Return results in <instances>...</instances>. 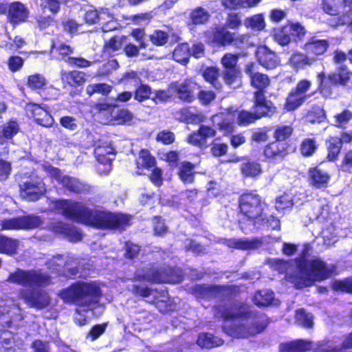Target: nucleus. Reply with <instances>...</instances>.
<instances>
[{"label":"nucleus","instance_id":"7c9ffc66","mask_svg":"<svg viewBox=\"0 0 352 352\" xmlns=\"http://www.w3.org/2000/svg\"><path fill=\"white\" fill-rule=\"evenodd\" d=\"M274 300V293L270 289H258L252 298V301L258 307H267Z\"/></svg>","mask_w":352,"mask_h":352},{"label":"nucleus","instance_id":"2f4dec72","mask_svg":"<svg viewBox=\"0 0 352 352\" xmlns=\"http://www.w3.org/2000/svg\"><path fill=\"white\" fill-rule=\"evenodd\" d=\"M349 0H322L321 9L330 16L338 17L341 10L346 7Z\"/></svg>","mask_w":352,"mask_h":352},{"label":"nucleus","instance_id":"680f3d73","mask_svg":"<svg viewBox=\"0 0 352 352\" xmlns=\"http://www.w3.org/2000/svg\"><path fill=\"white\" fill-rule=\"evenodd\" d=\"M339 170L343 173H352V148L346 150L342 155Z\"/></svg>","mask_w":352,"mask_h":352},{"label":"nucleus","instance_id":"6e6552de","mask_svg":"<svg viewBox=\"0 0 352 352\" xmlns=\"http://www.w3.org/2000/svg\"><path fill=\"white\" fill-rule=\"evenodd\" d=\"M311 85V80L307 78L300 79L295 87L291 89L286 96L283 104V109L285 111L290 112L294 111L301 107L310 97L307 92Z\"/></svg>","mask_w":352,"mask_h":352},{"label":"nucleus","instance_id":"393cba45","mask_svg":"<svg viewBox=\"0 0 352 352\" xmlns=\"http://www.w3.org/2000/svg\"><path fill=\"white\" fill-rule=\"evenodd\" d=\"M195 88V84L191 81L183 82H173L169 86L170 93L175 94L182 100L190 102L194 96L192 90Z\"/></svg>","mask_w":352,"mask_h":352},{"label":"nucleus","instance_id":"dca6fc26","mask_svg":"<svg viewBox=\"0 0 352 352\" xmlns=\"http://www.w3.org/2000/svg\"><path fill=\"white\" fill-rule=\"evenodd\" d=\"M258 65L267 70L274 69L280 65V60L277 54L266 45H260L255 52Z\"/></svg>","mask_w":352,"mask_h":352},{"label":"nucleus","instance_id":"e433bc0d","mask_svg":"<svg viewBox=\"0 0 352 352\" xmlns=\"http://www.w3.org/2000/svg\"><path fill=\"white\" fill-rule=\"evenodd\" d=\"M28 12L24 5L15 2L9 7L8 16L14 23L23 21L28 17Z\"/></svg>","mask_w":352,"mask_h":352},{"label":"nucleus","instance_id":"c03bdc74","mask_svg":"<svg viewBox=\"0 0 352 352\" xmlns=\"http://www.w3.org/2000/svg\"><path fill=\"white\" fill-rule=\"evenodd\" d=\"M190 56V50L187 43L179 44L173 52V58L182 65H186L188 63Z\"/></svg>","mask_w":352,"mask_h":352},{"label":"nucleus","instance_id":"9b49d317","mask_svg":"<svg viewBox=\"0 0 352 352\" xmlns=\"http://www.w3.org/2000/svg\"><path fill=\"white\" fill-rule=\"evenodd\" d=\"M291 144L288 142H280L276 140L268 142L262 148V155L264 160L270 162L284 160L289 154L295 151L290 150Z\"/></svg>","mask_w":352,"mask_h":352},{"label":"nucleus","instance_id":"603ef678","mask_svg":"<svg viewBox=\"0 0 352 352\" xmlns=\"http://www.w3.org/2000/svg\"><path fill=\"white\" fill-rule=\"evenodd\" d=\"M244 24L246 28L253 30L261 31L265 28V19L263 14H254L245 20Z\"/></svg>","mask_w":352,"mask_h":352},{"label":"nucleus","instance_id":"c9c22d12","mask_svg":"<svg viewBox=\"0 0 352 352\" xmlns=\"http://www.w3.org/2000/svg\"><path fill=\"white\" fill-rule=\"evenodd\" d=\"M318 143L315 138H306L302 140L299 145V151L304 157L313 156L318 149Z\"/></svg>","mask_w":352,"mask_h":352},{"label":"nucleus","instance_id":"7ed1b4c3","mask_svg":"<svg viewBox=\"0 0 352 352\" xmlns=\"http://www.w3.org/2000/svg\"><path fill=\"white\" fill-rule=\"evenodd\" d=\"M346 59L347 55L344 52L336 50L333 53V63L341 65L329 73L324 71L317 73L316 91L324 99H332L335 89L342 88L347 91L352 90V71L343 65Z\"/></svg>","mask_w":352,"mask_h":352},{"label":"nucleus","instance_id":"774afa93","mask_svg":"<svg viewBox=\"0 0 352 352\" xmlns=\"http://www.w3.org/2000/svg\"><path fill=\"white\" fill-rule=\"evenodd\" d=\"M19 130V124L16 122L10 120L3 127V134L6 138L10 139L15 135Z\"/></svg>","mask_w":352,"mask_h":352},{"label":"nucleus","instance_id":"f257e3e1","mask_svg":"<svg viewBox=\"0 0 352 352\" xmlns=\"http://www.w3.org/2000/svg\"><path fill=\"white\" fill-rule=\"evenodd\" d=\"M52 207L56 212L70 219L98 228L123 229L130 222V217L126 214L91 210L71 200H56Z\"/></svg>","mask_w":352,"mask_h":352},{"label":"nucleus","instance_id":"bb28decb","mask_svg":"<svg viewBox=\"0 0 352 352\" xmlns=\"http://www.w3.org/2000/svg\"><path fill=\"white\" fill-rule=\"evenodd\" d=\"M215 135V131L209 126L201 125L197 133L188 137V142L200 147L207 146V139Z\"/></svg>","mask_w":352,"mask_h":352},{"label":"nucleus","instance_id":"338daca9","mask_svg":"<svg viewBox=\"0 0 352 352\" xmlns=\"http://www.w3.org/2000/svg\"><path fill=\"white\" fill-rule=\"evenodd\" d=\"M2 243V248L1 249L0 252L8 254H14L19 246V242L16 240L9 239L6 236L3 237V242Z\"/></svg>","mask_w":352,"mask_h":352},{"label":"nucleus","instance_id":"f03ea898","mask_svg":"<svg viewBox=\"0 0 352 352\" xmlns=\"http://www.w3.org/2000/svg\"><path fill=\"white\" fill-rule=\"evenodd\" d=\"M100 289L94 282H77L60 291L58 296L67 303L77 306L74 321L79 326L89 322L93 309L99 302Z\"/></svg>","mask_w":352,"mask_h":352},{"label":"nucleus","instance_id":"c85d7f7f","mask_svg":"<svg viewBox=\"0 0 352 352\" xmlns=\"http://www.w3.org/2000/svg\"><path fill=\"white\" fill-rule=\"evenodd\" d=\"M54 232L63 234L71 241H78L82 239V233L75 227L62 222H56L52 225Z\"/></svg>","mask_w":352,"mask_h":352},{"label":"nucleus","instance_id":"a211bd4d","mask_svg":"<svg viewBox=\"0 0 352 352\" xmlns=\"http://www.w3.org/2000/svg\"><path fill=\"white\" fill-rule=\"evenodd\" d=\"M172 270H149L146 274L141 275L138 272L136 275L137 278L140 280H144L156 283H179L182 278L180 276L173 275Z\"/></svg>","mask_w":352,"mask_h":352},{"label":"nucleus","instance_id":"2eb2a0df","mask_svg":"<svg viewBox=\"0 0 352 352\" xmlns=\"http://www.w3.org/2000/svg\"><path fill=\"white\" fill-rule=\"evenodd\" d=\"M330 173L322 169L319 165L310 166L307 172V181L310 186L316 189H326L329 186Z\"/></svg>","mask_w":352,"mask_h":352},{"label":"nucleus","instance_id":"f3484780","mask_svg":"<svg viewBox=\"0 0 352 352\" xmlns=\"http://www.w3.org/2000/svg\"><path fill=\"white\" fill-rule=\"evenodd\" d=\"M19 298L32 307L42 309L50 303V298L47 293L33 289H20Z\"/></svg>","mask_w":352,"mask_h":352},{"label":"nucleus","instance_id":"412c9836","mask_svg":"<svg viewBox=\"0 0 352 352\" xmlns=\"http://www.w3.org/2000/svg\"><path fill=\"white\" fill-rule=\"evenodd\" d=\"M25 111L28 116L34 118L35 121L41 126L50 127L54 122V118L45 106L30 103L27 104Z\"/></svg>","mask_w":352,"mask_h":352},{"label":"nucleus","instance_id":"20e7f679","mask_svg":"<svg viewBox=\"0 0 352 352\" xmlns=\"http://www.w3.org/2000/svg\"><path fill=\"white\" fill-rule=\"evenodd\" d=\"M307 266L309 269L307 267L302 272L287 274L286 280L296 289H301L314 285L316 281L329 278L333 273L327 263L318 258L310 260Z\"/></svg>","mask_w":352,"mask_h":352},{"label":"nucleus","instance_id":"37998d69","mask_svg":"<svg viewBox=\"0 0 352 352\" xmlns=\"http://www.w3.org/2000/svg\"><path fill=\"white\" fill-rule=\"evenodd\" d=\"M209 18L210 14L205 8L197 7L192 10L190 14L188 25L204 24L208 21Z\"/></svg>","mask_w":352,"mask_h":352},{"label":"nucleus","instance_id":"aec40b11","mask_svg":"<svg viewBox=\"0 0 352 352\" xmlns=\"http://www.w3.org/2000/svg\"><path fill=\"white\" fill-rule=\"evenodd\" d=\"M47 172L58 183L61 184L63 187L66 188L70 191L74 192H81L87 190L85 184L81 183L79 180L70 177L67 175H62L60 171L56 168L49 167Z\"/></svg>","mask_w":352,"mask_h":352},{"label":"nucleus","instance_id":"a19ab883","mask_svg":"<svg viewBox=\"0 0 352 352\" xmlns=\"http://www.w3.org/2000/svg\"><path fill=\"white\" fill-rule=\"evenodd\" d=\"M294 129L292 124L276 125L273 131L274 140L277 142H287L286 141L292 137Z\"/></svg>","mask_w":352,"mask_h":352},{"label":"nucleus","instance_id":"ddd939ff","mask_svg":"<svg viewBox=\"0 0 352 352\" xmlns=\"http://www.w3.org/2000/svg\"><path fill=\"white\" fill-rule=\"evenodd\" d=\"M329 41L327 39L318 38L316 36L309 37L302 49L315 64L322 60V57L327 53L329 47Z\"/></svg>","mask_w":352,"mask_h":352},{"label":"nucleus","instance_id":"a878e982","mask_svg":"<svg viewBox=\"0 0 352 352\" xmlns=\"http://www.w3.org/2000/svg\"><path fill=\"white\" fill-rule=\"evenodd\" d=\"M288 64L296 72L305 69L314 65L304 51L301 52L298 50H295L292 53L288 59Z\"/></svg>","mask_w":352,"mask_h":352},{"label":"nucleus","instance_id":"9d476101","mask_svg":"<svg viewBox=\"0 0 352 352\" xmlns=\"http://www.w3.org/2000/svg\"><path fill=\"white\" fill-rule=\"evenodd\" d=\"M259 66L255 62L248 63L244 67V72L247 75L250 86L255 89L253 96L259 94H265L266 89L271 83L269 76L259 71Z\"/></svg>","mask_w":352,"mask_h":352},{"label":"nucleus","instance_id":"473e14b6","mask_svg":"<svg viewBox=\"0 0 352 352\" xmlns=\"http://www.w3.org/2000/svg\"><path fill=\"white\" fill-rule=\"evenodd\" d=\"M239 58V54H226L221 58V63L226 68L231 69L225 75L226 81L231 85L236 76L234 69Z\"/></svg>","mask_w":352,"mask_h":352},{"label":"nucleus","instance_id":"de8ad7c7","mask_svg":"<svg viewBox=\"0 0 352 352\" xmlns=\"http://www.w3.org/2000/svg\"><path fill=\"white\" fill-rule=\"evenodd\" d=\"M331 288L334 292L352 294V275L333 280Z\"/></svg>","mask_w":352,"mask_h":352},{"label":"nucleus","instance_id":"72a5a7b5","mask_svg":"<svg viewBox=\"0 0 352 352\" xmlns=\"http://www.w3.org/2000/svg\"><path fill=\"white\" fill-rule=\"evenodd\" d=\"M327 148L326 159L329 162H335L342 149L341 141L338 136H331L325 142Z\"/></svg>","mask_w":352,"mask_h":352},{"label":"nucleus","instance_id":"0e129e2a","mask_svg":"<svg viewBox=\"0 0 352 352\" xmlns=\"http://www.w3.org/2000/svg\"><path fill=\"white\" fill-rule=\"evenodd\" d=\"M47 85L45 78L39 74L31 75L28 78V85L32 89H41Z\"/></svg>","mask_w":352,"mask_h":352},{"label":"nucleus","instance_id":"49530a36","mask_svg":"<svg viewBox=\"0 0 352 352\" xmlns=\"http://www.w3.org/2000/svg\"><path fill=\"white\" fill-rule=\"evenodd\" d=\"M155 164V158L151 156L149 151L147 150H142L136 160L137 168L138 169L137 174L141 175L142 173V172L140 170V168H149L154 166Z\"/></svg>","mask_w":352,"mask_h":352},{"label":"nucleus","instance_id":"4d7b16f0","mask_svg":"<svg viewBox=\"0 0 352 352\" xmlns=\"http://www.w3.org/2000/svg\"><path fill=\"white\" fill-rule=\"evenodd\" d=\"M351 118L352 112L347 109H344L340 113L334 116V125L339 129H345Z\"/></svg>","mask_w":352,"mask_h":352},{"label":"nucleus","instance_id":"f704fd0d","mask_svg":"<svg viewBox=\"0 0 352 352\" xmlns=\"http://www.w3.org/2000/svg\"><path fill=\"white\" fill-rule=\"evenodd\" d=\"M346 6L349 8L347 10L341 11L338 17L331 20L330 25L332 27L337 28L347 25L352 28V0H349Z\"/></svg>","mask_w":352,"mask_h":352},{"label":"nucleus","instance_id":"4468645a","mask_svg":"<svg viewBox=\"0 0 352 352\" xmlns=\"http://www.w3.org/2000/svg\"><path fill=\"white\" fill-rule=\"evenodd\" d=\"M46 192V187L43 181L33 177L20 185L21 196L28 201H36Z\"/></svg>","mask_w":352,"mask_h":352},{"label":"nucleus","instance_id":"052dcab7","mask_svg":"<svg viewBox=\"0 0 352 352\" xmlns=\"http://www.w3.org/2000/svg\"><path fill=\"white\" fill-rule=\"evenodd\" d=\"M73 52L72 48L66 44L60 43L54 45L52 47V56L56 58H65V56Z\"/></svg>","mask_w":352,"mask_h":352},{"label":"nucleus","instance_id":"0eeeda50","mask_svg":"<svg viewBox=\"0 0 352 352\" xmlns=\"http://www.w3.org/2000/svg\"><path fill=\"white\" fill-rule=\"evenodd\" d=\"M271 322L266 314L243 307V338L262 333Z\"/></svg>","mask_w":352,"mask_h":352},{"label":"nucleus","instance_id":"a18cd8bd","mask_svg":"<svg viewBox=\"0 0 352 352\" xmlns=\"http://www.w3.org/2000/svg\"><path fill=\"white\" fill-rule=\"evenodd\" d=\"M312 250V247L309 243H305L302 245V249L299 256L295 258L294 262L298 271L302 272L307 267L310 260L308 257L310 256V252Z\"/></svg>","mask_w":352,"mask_h":352},{"label":"nucleus","instance_id":"c756f323","mask_svg":"<svg viewBox=\"0 0 352 352\" xmlns=\"http://www.w3.org/2000/svg\"><path fill=\"white\" fill-rule=\"evenodd\" d=\"M290 30L288 21L282 26L273 28L272 36L274 41L283 47L289 45L292 41Z\"/></svg>","mask_w":352,"mask_h":352},{"label":"nucleus","instance_id":"5701e85b","mask_svg":"<svg viewBox=\"0 0 352 352\" xmlns=\"http://www.w3.org/2000/svg\"><path fill=\"white\" fill-rule=\"evenodd\" d=\"M95 155L98 162L104 166V168L98 167L100 173H107L111 170V162L114 159L115 153L113 148L107 143L104 145L98 146L95 148Z\"/></svg>","mask_w":352,"mask_h":352},{"label":"nucleus","instance_id":"5fc2aeb1","mask_svg":"<svg viewBox=\"0 0 352 352\" xmlns=\"http://www.w3.org/2000/svg\"><path fill=\"white\" fill-rule=\"evenodd\" d=\"M262 173L260 163L257 161L248 160L243 164V175L255 177Z\"/></svg>","mask_w":352,"mask_h":352},{"label":"nucleus","instance_id":"4be33fe9","mask_svg":"<svg viewBox=\"0 0 352 352\" xmlns=\"http://www.w3.org/2000/svg\"><path fill=\"white\" fill-rule=\"evenodd\" d=\"M41 221L38 217H23L3 221V230L32 229L38 227Z\"/></svg>","mask_w":352,"mask_h":352},{"label":"nucleus","instance_id":"58836bf2","mask_svg":"<svg viewBox=\"0 0 352 352\" xmlns=\"http://www.w3.org/2000/svg\"><path fill=\"white\" fill-rule=\"evenodd\" d=\"M84 17L87 23L94 24L98 22L102 23L107 18H111V14L108 9H101L100 10L90 9L86 11Z\"/></svg>","mask_w":352,"mask_h":352},{"label":"nucleus","instance_id":"864d4df0","mask_svg":"<svg viewBox=\"0 0 352 352\" xmlns=\"http://www.w3.org/2000/svg\"><path fill=\"white\" fill-rule=\"evenodd\" d=\"M212 122L225 133H229L233 131V123L231 119L224 118L223 114H217L212 117Z\"/></svg>","mask_w":352,"mask_h":352},{"label":"nucleus","instance_id":"cd10ccee","mask_svg":"<svg viewBox=\"0 0 352 352\" xmlns=\"http://www.w3.org/2000/svg\"><path fill=\"white\" fill-rule=\"evenodd\" d=\"M206 35L208 42L217 46L229 44L234 39V34L223 28L208 32Z\"/></svg>","mask_w":352,"mask_h":352},{"label":"nucleus","instance_id":"3c124183","mask_svg":"<svg viewBox=\"0 0 352 352\" xmlns=\"http://www.w3.org/2000/svg\"><path fill=\"white\" fill-rule=\"evenodd\" d=\"M269 264L274 270L277 271L279 274L287 275L290 274L287 273V272L292 266V261L291 260L274 258L270 260ZM285 278L286 279V276H285Z\"/></svg>","mask_w":352,"mask_h":352},{"label":"nucleus","instance_id":"f8f14e48","mask_svg":"<svg viewBox=\"0 0 352 352\" xmlns=\"http://www.w3.org/2000/svg\"><path fill=\"white\" fill-rule=\"evenodd\" d=\"M222 316L225 321L223 329L226 333L230 336L240 338L241 331V307L234 305L226 309Z\"/></svg>","mask_w":352,"mask_h":352},{"label":"nucleus","instance_id":"bf43d9fd","mask_svg":"<svg viewBox=\"0 0 352 352\" xmlns=\"http://www.w3.org/2000/svg\"><path fill=\"white\" fill-rule=\"evenodd\" d=\"M289 23V28L291 31L292 40L294 42H298L301 41L305 36L307 32L303 25L299 22L293 23L288 21Z\"/></svg>","mask_w":352,"mask_h":352},{"label":"nucleus","instance_id":"79ce46f5","mask_svg":"<svg viewBox=\"0 0 352 352\" xmlns=\"http://www.w3.org/2000/svg\"><path fill=\"white\" fill-rule=\"evenodd\" d=\"M61 79L63 83H67L72 87L80 86L82 85L85 81V74L80 72H62Z\"/></svg>","mask_w":352,"mask_h":352},{"label":"nucleus","instance_id":"e2e57ef3","mask_svg":"<svg viewBox=\"0 0 352 352\" xmlns=\"http://www.w3.org/2000/svg\"><path fill=\"white\" fill-rule=\"evenodd\" d=\"M292 197L287 192H283L276 199L275 206L277 210H284L285 209L292 208Z\"/></svg>","mask_w":352,"mask_h":352},{"label":"nucleus","instance_id":"13d9d810","mask_svg":"<svg viewBox=\"0 0 352 352\" xmlns=\"http://www.w3.org/2000/svg\"><path fill=\"white\" fill-rule=\"evenodd\" d=\"M270 129L268 126H263L254 131L250 137V142L255 143L266 142L269 140V132Z\"/></svg>","mask_w":352,"mask_h":352},{"label":"nucleus","instance_id":"6e6d98bb","mask_svg":"<svg viewBox=\"0 0 352 352\" xmlns=\"http://www.w3.org/2000/svg\"><path fill=\"white\" fill-rule=\"evenodd\" d=\"M295 320L298 324L305 328L313 327V318L304 309H299L296 311Z\"/></svg>","mask_w":352,"mask_h":352},{"label":"nucleus","instance_id":"69168bd1","mask_svg":"<svg viewBox=\"0 0 352 352\" xmlns=\"http://www.w3.org/2000/svg\"><path fill=\"white\" fill-rule=\"evenodd\" d=\"M112 87L105 83L91 84L87 87L86 91L89 96L98 93L107 95L111 92Z\"/></svg>","mask_w":352,"mask_h":352},{"label":"nucleus","instance_id":"09e8293b","mask_svg":"<svg viewBox=\"0 0 352 352\" xmlns=\"http://www.w3.org/2000/svg\"><path fill=\"white\" fill-rule=\"evenodd\" d=\"M197 342L202 348L210 349L222 345L223 341L222 339L214 337L212 334L203 333L199 336Z\"/></svg>","mask_w":352,"mask_h":352},{"label":"nucleus","instance_id":"8fccbe9b","mask_svg":"<svg viewBox=\"0 0 352 352\" xmlns=\"http://www.w3.org/2000/svg\"><path fill=\"white\" fill-rule=\"evenodd\" d=\"M195 166L187 162L181 163L179 166V175L181 180L186 184L192 183L195 175Z\"/></svg>","mask_w":352,"mask_h":352},{"label":"nucleus","instance_id":"39448f33","mask_svg":"<svg viewBox=\"0 0 352 352\" xmlns=\"http://www.w3.org/2000/svg\"><path fill=\"white\" fill-rule=\"evenodd\" d=\"M278 113V109L274 103L266 98L265 94L253 96L252 111L243 109V125L255 123L263 118H272Z\"/></svg>","mask_w":352,"mask_h":352},{"label":"nucleus","instance_id":"6ab92c4d","mask_svg":"<svg viewBox=\"0 0 352 352\" xmlns=\"http://www.w3.org/2000/svg\"><path fill=\"white\" fill-rule=\"evenodd\" d=\"M262 212L259 196L252 193H243V216L248 220H254L261 217Z\"/></svg>","mask_w":352,"mask_h":352},{"label":"nucleus","instance_id":"423d86ee","mask_svg":"<svg viewBox=\"0 0 352 352\" xmlns=\"http://www.w3.org/2000/svg\"><path fill=\"white\" fill-rule=\"evenodd\" d=\"M7 281L25 287V289H33L49 285L50 277L41 271L17 269L10 274Z\"/></svg>","mask_w":352,"mask_h":352},{"label":"nucleus","instance_id":"4c0bfd02","mask_svg":"<svg viewBox=\"0 0 352 352\" xmlns=\"http://www.w3.org/2000/svg\"><path fill=\"white\" fill-rule=\"evenodd\" d=\"M327 118L326 111L324 108L318 104H314L306 113L305 119L311 124L322 123Z\"/></svg>","mask_w":352,"mask_h":352},{"label":"nucleus","instance_id":"ea45409f","mask_svg":"<svg viewBox=\"0 0 352 352\" xmlns=\"http://www.w3.org/2000/svg\"><path fill=\"white\" fill-rule=\"evenodd\" d=\"M309 342L296 340L283 342L279 346L280 352H305L309 349Z\"/></svg>","mask_w":352,"mask_h":352},{"label":"nucleus","instance_id":"1a4fd4ad","mask_svg":"<svg viewBox=\"0 0 352 352\" xmlns=\"http://www.w3.org/2000/svg\"><path fill=\"white\" fill-rule=\"evenodd\" d=\"M99 118L104 124H132L134 122L133 114L126 109L108 107L99 112Z\"/></svg>","mask_w":352,"mask_h":352},{"label":"nucleus","instance_id":"b1692460","mask_svg":"<svg viewBox=\"0 0 352 352\" xmlns=\"http://www.w3.org/2000/svg\"><path fill=\"white\" fill-rule=\"evenodd\" d=\"M137 294L141 296L148 298V301L151 303L156 305L160 311H169L172 310L171 307H164L163 304L168 299L167 292L164 290L158 292L157 289H151L148 288H139L136 289Z\"/></svg>","mask_w":352,"mask_h":352}]
</instances>
